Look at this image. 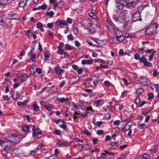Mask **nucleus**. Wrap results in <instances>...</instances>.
Returning a JSON list of instances; mask_svg holds the SVG:
<instances>
[{"instance_id":"46","label":"nucleus","mask_w":159,"mask_h":159,"mask_svg":"<svg viewBox=\"0 0 159 159\" xmlns=\"http://www.w3.org/2000/svg\"><path fill=\"white\" fill-rule=\"evenodd\" d=\"M84 133L87 136H89L91 135V133H89V131L87 129H85L84 132Z\"/></svg>"},{"instance_id":"52","label":"nucleus","mask_w":159,"mask_h":159,"mask_svg":"<svg viewBox=\"0 0 159 159\" xmlns=\"http://www.w3.org/2000/svg\"><path fill=\"white\" fill-rule=\"evenodd\" d=\"M132 126L129 125H126L125 127V128H124V129H125L126 130H129V129H130Z\"/></svg>"},{"instance_id":"45","label":"nucleus","mask_w":159,"mask_h":159,"mask_svg":"<svg viewBox=\"0 0 159 159\" xmlns=\"http://www.w3.org/2000/svg\"><path fill=\"white\" fill-rule=\"evenodd\" d=\"M99 81V80L98 78H95L93 80V83L94 84H98Z\"/></svg>"},{"instance_id":"39","label":"nucleus","mask_w":159,"mask_h":159,"mask_svg":"<svg viewBox=\"0 0 159 159\" xmlns=\"http://www.w3.org/2000/svg\"><path fill=\"white\" fill-rule=\"evenodd\" d=\"M64 52V50L62 49H58L57 53L62 55L63 54Z\"/></svg>"},{"instance_id":"53","label":"nucleus","mask_w":159,"mask_h":159,"mask_svg":"<svg viewBox=\"0 0 159 159\" xmlns=\"http://www.w3.org/2000/svg\"><path fill=\"white\" fill-rule=\"evenodd\" d=\"M48 27L49 28H51L53 25V23H48L47 24Z\"/></svg>"},{"instance_id":"49","label":"nucleus","mask_w":159,"mask_h":159,"mask_svg":"<svg viewBox=\"0 0 159 159\" xmlns=\"http://www.w3.org/2000/svg\"><path fill=\"white\" fill-rule=\"evenodd\" d=\"M36 71L39 74H40L42 73V71L40 68H38L36 70Z\"/></svg>"},{"instance_id":"31","label":"nucleus","mask_w":159,"mask_h":159,"mask_svg":"<svg viewBox=\"0 0 159 159\" xmlns=\"http://www.w3.org/2000/svg\"><path fill=\"white\" fill-rule=\"evenodd\" d=\"M57 99L59 102H65L66 100V99L64 98H59L57 97Z\"/></svg>"},{"instance_id":"25","label":"nucleus","mask_w":159,"mask_h":159,"mask_svg":"<svg viewBox=\"0 0 159 159\" xmlns=\"http://www.w3.org/2000/svg\"><path fill=\"white\" fill-rule=\"evenodd\" d=\"M30 128L27 125H24L22 127V130L23 131L26 132L28 131Z\"/></svg>"},{"instance_id":"27","label":"nucleus","mask_w":159,"mask_h":159,"mask_svg":"<svg viewBox=\"0 0 159 159\" xmlns=\"http://www.w3.org/2000/svg\"><path fill=\"white\" fill-rule=\"evenodd\" d=\"M32 131H33L32 133V136L33 137H35L36 136L37 133L36 132L35 125H33Z\"/></svg>"},{"instance_id":"43","label":"nucleus","mask_w":159,"mask_h":159,"mask_svg":"<svg viewBox=\"0 0 159 159\" xmlns=\"http://www.w3.org/2000/svg\"><path fill=\"white\" fill-rule=\"evenodd\" d=\"M65 48L67 50H71L72 49L70 45L68 44L65 45Z\"/></svg>"},{"instance_id":"61","label":"nucleus","mask_w":159,"mask_h":159,"mask_svg":"<svg viewBox=\"0 0 159 159\" xmlns=\"http://www.w3.org/2000/svg\"><path fill=\"white\" fill-rule=\"evenodd\" d=\"M39 50L40 51H42L43 50L42 46L40 42H39Z\"/></svg>"},{"instance_id":"24","label":"nucleus","mask_w":159,"mask_h":159,"mask_svg":"<svg viewBox=\"0 0 159 159\" xmlns=\"http://www.w3.org/2000/svg\"><path fill=\"white\" fill-rule=\"evenodd\" d=\"M27 101L26 100H25L22 102H18L17 103V105L19 106H21L22 105H24L27 104Z\"/></svg>"},{"instance_id":"55","label":"nucleus","mask_w":159,"mask_h":159,"mask_svg":"<svg viewBox=\"0 0 159 159\" xmlns=\"http://www.w3.org/2000/svg\"><path fill=\"white\" fill-rule=\"evenodd\" d=\"M64 46V43L63 42H61L60 45L58 46L57 48L58 49H61Z\"/></svg>"},{"instance_id":"13","label":"nucleus","mask_w":159,"mask_h":159,"mask_svg":"<svg viewBox=\"0 0 159 159\" xmlns=\"http://www.w3.org/2000/svg\"><path fill=\"white\" fill-rule=\"evenodd\" d=\"M28 78V75L26 73H24L21 75V82L23 83Z\"/></svg>"},{"instance_id":"58","label":"nucleus","mask_w":159,"mask_h":159,"mask_svg":"<svg viewBox=\"0 0 159 159\" xmlns=\"http://www.w3.org/2000/svg\"><path fill=\"white\" fill-rule=\"evenodd\" d=\"M75 45L77 47H79L81 45L80 43L78 42V41H75Z\"/></svg>"},{"instance_id":"8","label":"nucleus","mask_w":159,"mask_h":159,"mask_svg":"<svg viewBox=\"0 0 159 159\" xmlns=\"http://www.w3.org/2000/svg\"><path fill=\"white\" fill-rule=\"evenodd\" d=\"M13 136V135L12 134L8 133L4 134L3 135L4 139H6L11 142V141Z\"/></svg>"},{"instance_id":"47","label":"nucleus","mask_w":159,"mask_h":159,"mask_svg":"<svg viewBox=\"0 0 159 159\" xmlns=\"http://www.w3.org/2000/svg\"><path fill=\"white\" fill-rule=\"evenodd\" d=\"M44 56L45 58L44 60L46 61H47L49 57V56H48V54L47 53H44Z\"/></svg>"},{"instance_id":"14","label":"nucleus","mask_w":159,"mask_h":159,"mask_svg":"<svg viewBox=\"0 0 159 159\" xmlns=\"http://www.w3.org/2000/svg\"><path fill=\"white\" fill-rule=\"evenodd\" d=\"M144 92L143 89L142 88H139L136 90L135 95L136 96H138L139 95L142 93Z\"/></svg>"},{"instance_id":"33","label":"nucleus","mask_w":159,"mask_h":159,"mask_svg":"<svg viewBox=\"0 0 159 159\" xmlns=\"http://www.w3.org/2000/svg\"><path fill=\"white\" fill-rule=\"evenodd\" d=\"M118 37L119 38V41H120V42H121L124 40V37L123 35H118Z\"/></svg>"},{"instance_id":"38","label":"nucleus","mask_w":159,"mask_h":159,"mask_svg":"<svg viewBox=\"0 0 159 159\" xmlns=\"http://www.w3.org/2000/svg\"><path fill=\"white\" fill-rule=\"evenodd\" d=\"M54 14V12L52 11H50L49 12L47 13L46 14V15L49 16L51 17H52Z\"/></svg>"},{"instance_id":"64","label":"nucleus","mask_w":159,"mask_h":159,"mask_svg":"<svg viewBox=\"0 0 159 159\" xmlns=\"http://www.w3.org/2000/svg\"><path fill=\"white\" fill-rule=\"evenodd\" d=\"M119 54L121 56L123 55L124 54L123 50L122 49H120L119 51Z\"/></svg>"},{"instance_id":"4","label":"nucleus","mask_w":159,"mask_h":159,"mask_svg":"<svg viewBox=\"0 0 159 159\" xmlns=\"http://www.w3.org/2000/svg\"><path fill=\"white\" fill-rule=\"evenodd\" d=\"M138 20L141 21L142 19L140 17V14L139 11H137L132 15V21L135 22Z\"/></svg>"},{"instance_id":"20","label":"nucleus","mask_w":159,"mask_h":159,"mask_svg":"<svg viewBox=\"0 0 159 159\" xmlns=\"http://www.w3.org/2000/svg\"><path fill=\"white\" fill-rule=\"evenodd\" d=\"M37 26L38 28H39L40 30L42 31H43V26L42 23L40 22H38L37 24Z\"/></svg>"},{"instance_id":"23","label":"nucleus","mask_w":159,"mask_h":159,"mask_svg":"<svg viewBox=\"0 0 159 159\" xmlns=\"http://www.w3.org/2000/svg\"><path fill=\"white\" fill-rule=\"evenodd\" d=\"M147 125L145 123H143L138 125V128L139 129L146 128H147Z\"/></svg>"},{"instance_id":"5","label":"nucleus","mask_w":159,"mask_h":159,"mask_svg":"<svg viewBox=\"0 0 159 159\" xmlns=\"http://www.w3.org/2000/svg\"><path fill=\"white\" fill-rule=\"evenodd\" d=\"M139 82L141 84L145 86L148 85L150 84V81L149 80L143 77H141L139 79Z\"/></svg>"},{"instance_id":"21","label":"nucleus","mask_w":159,"mask_h":159,"mask_svg":"<svg viewBox=\"0 0 159 159\" xmlns=\"http://www.w3.org/2000/svg\"><path fill=\"white\" fill-rule=\"evenodd\" d=\"M8 3V0H0V5H6Z\"/></svg>"},{"instance_id":"18","label":"nucleus","mask_w":159,"mask_h":159,"mask_svg":"<svg viewBox=\"0 0 159 159\" xmlns=\"http://www.w3.org/2000/svg\"><path fill=\"white\" fill-rule=\"evenodd\" d=\"M113 41L114 43L116 44H118L120 42L118 37V35H116V37L115 38H114Z\"/></svg>"},{"instance_id":"35","label":"nucleus","mask_w":159,"mask_h":159,"mask_svg":"<svg viewBox=\"0 0 159 159\" xmlns=\"http://www.w3.org/2000/svg\"><path fill=\"white\" fill-rule=\"evenodd\" d=\"M143 64L145 66H148L149 67H151L152 66V63L148 61H147V60L146 61H145Z\"/></svg>"},{"instance_id":"12","label":"nucleus","mask_w":159,"mask_h":159,"mask_svg":"<svg viewBox=\"0 0 159 159\" xmlns=\"http://www.w3.org/2000/svg\"><path fill=\"white\" fill-rule=\"evenodd\" d=\"M124 4L125 3H121L120 2H117L116 3V6L117 8V10H122L123 9L124 6L125 5Z\"/></svg>"},{"instance_id":"17","label":"nucleus","mask_w":159,"mask_h":159,"mask_svg":"<svg viewBox=\"0 0 159 159\" xmlns=\"http://www.w3.org/2000/svg\"><path fill=\"white\" fill-rule=\"evenodd\" d=\"M55 70L56 73L58 74H60L63 71V70H61V68L58 67H56L55 69Z\"/></svg>"},{"instance_id":"22","label":"nucleus","mask_w":159,"mask_h":159,"mask_svg":"<svg viewBox=\"0 0 159 159\" xmlns=\"http://www.w3.org/2000/svg\"><path fill=\"white\" fill-rule=\"evenodd\" d=\"M113 30L114 34H116V35H120L121 34V31L116 28H113Z\"/></svg>"},{"instance_id":"54","label":"nucleus","mask_w":159,"mask_h":159,"mask_svg":"<svg viewBox=\"0 0 159 159\" xmlns=\"http://www.w3.org/2000/svg\"><path fill=\"white\" fill-rule=\"evenodd\" d=\"M2 97L5 100H6L8 101L9 100V98H8V96L7 95H3Z\"/></svg>"},{"instance_id":"57","label":"nucleus","mask_w":159,"mask_h":159,"mask_svg":"<svg viewBox=\"0 0 159 159\" xmlns=\"http://www.w3.org/2000/svg\"><path fill=\"white\" fill-rule=\"evenodd\" d=\"M36 56L35 55H32L31 57V59L32 61H34V60H36Z\"/></svg>"},{"instance_id":"32","label":"nucleus","mask_w":159,"mask_h":159,"mask_svg":"<svg viewBox=\"0 0 159 159\" xmlns=\"http://www.w3.org/2000/svg\"><path fill=\"white\" fill-rule=\"evenodd\" d=\"M146 59L145 58V57L143 56L140 59H139V61L143 63V64L144 63L145 61H146Z\"/></svg>"},{"instance_id":"1","label":"nucleus","mask_w":159,"mask_h":159,"mask_svg":"<svg viewBox=\"0 0 159 159\" xmlns=\"http://www.w3.org/2000/svg\"><path fill=\"white\" fill-rule=\"evenodd\" d=\"M128 11L124 10L121 12L117 17L115 15L113 16V19L116 21L120 23H124L126 22Z\"/></svg>"},{"instance_id":"11","label":"nucleus","mask_w":159,"mask_h":159,"mask_svg":"<svg viewBox=\"0 0 159 159\" xmlns=\"http://www.w3.org/2000/svg\"><path fill=\"white\" fill-rule=\"evenodd\" d=\"M76 76H73L70 78L69 80V83L70 84L72 85L74 84H75L77 82V80H76Z\"/></svg>"},{"instance_id":"30","label":"nucleus","mask_w":159,"mask_h":159,"mask_svg":"<svg viewBox=\"0 0 159 159\" xmlns=\"http://www.w3.org/2000/svg\"><path fill=\"white\" fill-rule=\"evenodd\" d=\"M156 51H153V52H152V54L149 56L148 58V60L150 61H151L153 59V57L154 56L155 53Z\"/></svg>"},{"instance_id":"50","label":"nucleus","mask_w":159,"mask_h":159,"mask_svg":"<svg viewBox=\"0 0 159 159\" xmlns=\"http://www.w3.org/2000/svg\"><path fill=\"white\" fill-rule=\"evenodd\" d=\"M55 134L58 135H60L61 133V132L59 130H56L55 131Z\"/></svg>"},{"instance_id":"19","label":"nucleus","mask_w":159,"mask_h":159,"mask_svg":"<svg viewBox=\"0 0 159 159\" xmlns=\"http://www.w3.org/2000/svg\"><path fill=\"white\" fill-rule=\"evenodd\" d=\"M44 108L48 111H51L52 109V107L50 104L48 103L46 105H44Z\"/></svg>"},{"instance_id":"2","label":"nucleus","mask_w":159,"mask_h":159,"mask_svg":"<svg viewBox=\"0 0 159 159\" xmlns=\"http://www.w3.org/2000/svg\"><path fill=\"white\" fill-rule=\"evenodd\" d=\"M157 26L156 24H152L148 26L145 32L146 34L151 35L153 34L157 31Z\"/></svg>"},{"instance_id":"48","label":"nucleus","mask_w":159,"mask_h":159,"mask_svg":"<svg viewBox=\"0 0 159 159\" xmlns=\"http://www.w3.org/2000/svg\"><path fill=\"white\" fill-rule=\"evenodd\" d=\"M74 107L77 109H80L81 108V107L80 105H77L76 104H74Z\"/></svg>"},{"instance_id":"15","label":"nucleus","mask_w":159,"mask_h":159,"mask_svg":"<svg viewBox=\"0 0 159 159\" xmlns=\"http://www.w3.org/2000/svg\"><path fill=\"white\" fill-rule=\"evenodd\" d=\"M27 2L25 0H21L19 3V6L20 7H24L26 5Z\"/></svg>"},{"instance_id":"62","label":"nucleus","mask_w":159,"mask_h":159,"mask_svg":"<svg viewBox=\"0 0 159 159\" xmlns=\"http://www.w3.org/2000/svg\"><path fill=\"white\" fill-rule=\"evenodd\" d=\"M98 139H93L92 140L93 144H96L97 143V141H98Z\"/></svg>"},{"instance_id":"29","label":"nucleus","mask_w":159,"mask_h":159,"mask_svg":"<svg viewBox=\"0 0 159 159\" xmlns=\"http://www.w3.org/2000/svg\"><path fill=\"white\" fill-rule=\"evenodd\" d=\"M33 107L35 111H37L39 110V107L36 104H34Z\"/></svg>"},{"instance_id":"44","label":"nucleus","mask_w":159,"mask_h":159,"mask_svg":"<svg viewBox=\"0 0 159 159\" xmlns=\"http://www.w3.org/2000/svg\"><path fill=\"white\" fill-rule=\"evenodd\" d=\"M99 105V100H98L97 101L94 103L93 106L95 107H97Z\"/></svg>"},{"instance_id":"56","label":"nucleus","mask_w":159,"mask_h":159,"mask_svg":"<svg viewBox=\"0 0 159 159\" xmlns=\"http://www.w3.org/2000/svg\"><path fill=\"white\" fill-rule=\"evenodd\" d=\"M124 36V38L125 37L129 38H131L133 37V36H132L127 33L125 34Z\"/></svg>"},{"instance_id":"37","label":"nucleus","mask_w":159,"mask_h":159,"mask_svg":"<svg viewBox=\"0 0 159 159\" xmlns=\"http://www.w3.org/2000/svg\"><path fill=\"white\" fill-rule=\"evenodd\" d=\"M61 128H62L63 129L65 130L67 128V126L66 125V124H62L61 125H60L59 126Z\"/></svg>"},{"instance_id":"16","label":"nucleus","mask_w":159,"mask_h":159,"mask_svg":"<svg viewBox=\"0 0 159 159\" xmlns=\"http://www.w3.org/2000/svg\"><path fill=\"white\" fill-rule=\"evenodd\" d=\"M11 93L12 92H11ZM12 97L13 99H16L18 97V93L17 92H12Z\"/></svg>"},{"instance_id":"10","label":"nucleus","mask_w":159,"mask_h":159,"mask_svg":"<svg viewBox=\"0 0 159 159\" xmlns=\"http://www.w3.org/2000/svg\"><path fill=\"white\" fill-rule=\"evenodd\" d=\"M16 14L15 13L13 14H9L8 15L7 17V18L9 20H19L20 19V17L19 16H17L16 17L14 18V16H16Z\"/></svg>"},{"instance_id":"3","label":"nucleus","mask_w":159,"mask_h":159,"mask_svg":"<svg viewBox=\"0 0 159 159\" xmlns=\"http://www.w3.org/2000/svg\"><path fill=\"white\" fill-rule=\"evenodd\" d=\"M81 24L84 29H88L92 25L91 20L88 19H83L81 22Z\"/></svg>"},{"instance_id":"41","label":"nucleus","mask_w":159,"mask_h":159,"mask_svg":"<svg viewBox=\"0 0 159 159\" xmlns=\"http://www.w3.org/2000/svg\"><path fill=\"white\" fill-rule=\"evenodd\" d=\"M67 39L70 41L73 40L74 39L72 35L71 34H69L67 36Z\"/></svg>"},{"instance_id":"63","label":"nucleus","mask_w":159,"mask_h":159,"mask_svg":"<svg viewBox=\"0 0 159 159\" xmlns=\"http://www.w3.org/2000/svg\"><path fill=\"white\" fill-rule=\"evenodd\" d=\"M104 84L106 86H109L110 84V82L109 81H106L104 82Z\"/></svg>"},{"instance_id":"36","label":"nucleus","mask_w":159,"mask_h":159,"mask_svg":"<svg viewBox=\"0 0 159 159\" xmlns=\"http://www.w3.org/2000/svg\"><path fill=\"white\" fill-rule=\"evenodd\" d=\"M153 51H156L153 49H148L145 51V52L147 54H150L153 52Z\"/></svg>"},{"instance_id":"9","label":"nucleus","mask_w":159,"mask_h":159,"mask_svg":"<svg viewBox=\"0 0 159 159\" xmlns=\"http://www.w3.org/2000/svg\"><path fill=\"white\" fill-rule=\"evenodd\" d=\"M11 142L15 143H17L20 141V138L17 135H13Z\"/></svg>"},{"instance_id":"7","label":"nucleus","mask_w":159,"mask_h":159,"mask_svg":"<svg viewBox=\"0 0 159 159\" xmlns=\"http://www.w3.org/2000/svg\"><path fill=\"white\" fill-rule=\"evenodd\" d=\"M100 41L101 43H103V44H105L108 41L107 38V35L104 33V34H102L100 35Z\"/></svg>"},{"instance_id":"28","label":"nucleus","mask_w":159,"mask_h":159,"mask_svg":"<svg viewBox=\"0 0 159 159\" xmlns=\"http://www.w3.org/2000/svg\"><path fill=\"white\" fill-rule=\"evenodd\" d=\"M57 144L59 145H66L67 144V143L65 141H59L58 142Z\"/></svg>"},{"instance_id":"60","label":"nucleus","mask_w":159,"mask_h":159,"mask_svg":"<svg viewBox=\"0 0 159 159\" xmlns=\"http://www.w3.org/2000/svg\"><path fill=\"white\" fill-rule=\"evenodd\" d=\"M120 121L119 120H116L114 121V125H117L119 124Z\"/></svg>"},{"instance_id":"34","label":"nucleus","mask_w":159,"mask_h":159,"mask_svg":"<svg viewBox=\"0 0 159 159\" xmlns=\"http://www.w3.org/2000/svg\"><path fill=\"white\" fill-rule=\"evenodd\" d=\"M58 7L62 8L64 6L63 2V1H60L58 3Z\"/></svg>"},{"instance_id":"6","label":"nucleus","mask_w":159,"mask_h":159,"mask_svg":"<svg viewBox=\"0 0 159 159\" xmlns=\"http://www.w3.org/2000/svg\"><path fill=\"white\" fill-rule=\"evenodd\" d=\"M56 25L59 26L60 27H63L64 26L67 25L66 21L65 20H57L56 22Z\"/></svg>"},{"instance_id":"26","label":"nucleus","mask_w":159,"mask_h":159,"mask_svg":"<svg viewBox=\"0 0 159 159\" xmlns=\"http://www.w3.org/2000/svg\"><path fill=\"white\" fill-rule=\"evenodd\" d=\"M150 156L149 155L145 153L143 154L141 159H150Z\"/></svg>"},{"instance_id":"42","label":"nucleus","mask_w":159,"mask_h":159,"mask_svg":"<svg viewBox=\"0 0 159 159\" xmlns=\"http://www.w3.org/2000/svg\"><path fill=\"white\" fill-rule=\"evenodd\" d=\"M140 57V55L138 53H136L134 55V58L136 60H139Z\"/></svg>"},{"instance_id":"51","label":"nucleus","mask_w":159,"mask_h":159,"mask_svg":"<svg viewBox=\"0 0 159 159\" xmlns=\"http://www.w3.org/2000/svg\"><path fill=\"white\" fill-rule=\"evenodd\" d=\"M73 30L74 33L75 34H77L78 33V30L76 27H74L73 29Z\"/></svg>"},{"instance_id":"59","label":"nucleus","mask_w":159,"mask_h":159,"mask_svg":"<svg viewBox=\"0 0 159 159\" xmlns=\"http://www.w3.org/2000/svg\"><path fill=\"white\" fill-rule=\"evenodd\" d=\"M93 60H86V64L89 65L92 64L93 63Z\"/></svg>"},{"instance_id":"40","label":"nucleus","mask_w":159,"mask_h":159,"mask_svg":"<svg viewBox=\"0 0 159 159\" xmlns=\"http://www.w3.org/2000/svg\"><path fill=\"white\" fill-rule=\"evenodd\" d=\"M47 7V6L46 4H44L41 6L39 7V8H40V9H42L43 10H45Z\"/></svg>"}]
</instances>
